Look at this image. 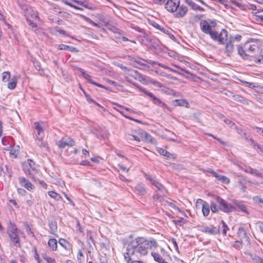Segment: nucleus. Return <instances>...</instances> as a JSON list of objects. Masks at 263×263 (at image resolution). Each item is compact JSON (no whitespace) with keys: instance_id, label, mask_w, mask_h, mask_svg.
<instances>
[{"instance_id":"1","label":"nucleus","mask_w":263,"mask_h":263,"mask_svg":"<svg viewBox=\"0 0 263 263\" xmlns=\"http://www.w3.org/2000/svg\"><path fill=\"white\" fill-rule=\"evenodd\" d=\"M259 51L260 48L257 45L250 42L246 43L243 46H237L238 54L245 60H251L252 57H255L254 54L258 53Z\"/></svg>"},{"instance_id":"2","label":"nucleus","mask_w":263,"mask_h":263,"mask_svg":"<svg viewBox=\"0 0 263 263\" xmlns=\"http://www.w3.org/2000/svg\"><path fill=\"white\" fill-rule=\"evenodd\" d=\"M134 242L137 253L142 255H146L147 254L149 241L146 240L144 237H137Z\"/></svg>"},{"instance_id":"3","label":"nucleus","mask_w":263,"mask_h":263,"mask_svg":"<svg viewBox=\"0 0 263 263\" xmlns=\"http://www.w3.org/2000/svg\"><path fill=\"white\" fill-rule=\"evenodd\" d=\"M134 243V241H133L127 245L126 252L124 254V259L127 263H130L132 260L136 259L135 256L137 251L136 245Z\"/></svg>"},{"instance_id":"4","label":"nucleus","mask_w":263,"mask_h":263,"mask_svg":"<svg viewBox=\"0 0 263 263\" xmlns=\"http://www.w3.org/2000/svg\"><path fill=\"white\" fill-rule=\"evenodd\" d=\"M134 85L137 87L139 89V90L148 96L155 104L159 105L163 108H167V105L164 103L162 102L159 99L156 97L152 93L147 91L145 88L140 86L136 84H135Z\"/></svg>"},{"instance_id":"5","label":"nucleus","mask_w":263,"mask_h":263,"mask_svg":"<svg viewBox=\"0 0 263 263\" xmlns=\"http://www.w3.org/2000/svg\"><path fill=\"white\" fill-rule=\"evenodd\" d=\"M211 37L215 41L218 42L219 44H223L224 41L227 39L228 32L225 29H222L220 33L212 30L209 34Z\"/></svg>"},{"instance_id":"6","label":"nucleus","mask_w":263,"mask_h":263,"mask_svg":"<svg viewBox=\"0 0 263 263\" xmlns=\"http://www.w3.org/2000/svg\"><path fill=\"white\" fill-rule=\"evenodd\" d=\"M217 202L219 204V210L225 213L231 212L234 210L233 206L219 197H217Z\"/></svg>"},{"instance_id":"7","label":"nucleus","mask_w":263,"mask_h":263,"mask_svg":"<svg viewBox=\"0 0 263 263\" xmlns=\"http://www.w3.org/2000/svg\"><path fill=\"white\" fill-rule=\"evenodd\" d=\"M8 233L10 240L13 243V245L16 248H21V245L17 233V229L16 228L12 229L8 231Z\"/></svg>"},{"instance_id":"8","label":"nucleus","mask_w":263,"mask_h":263,"mask_svg":"<svg viewBox=\"0 0 263 263\" xmlns=\"http://www.w3.org/2000/svg\"><path fill=\"white\" fill-rule=\"evenodd\" d=\"M180 4V0H166L165 8L167 11L173 13L177 10L178 5Z\"/></svg>"},{"instance_id":"9","label":"nucleus","mask_w":263,"mask_h":263,"mask_svg":"<svg viewBox=\"0 0 263 263\" xmlns=\"http://www.w3.org/2000/svg\"><path fill=\"white\" fill-rule=\"evenodd\" d=\"M56 143L60 148H64L66 146H72L75 145L74 141L70 137L63 138L60 140L57 141Z\"/></svg>"},{"instance_id":"10","label":"nucleus","mask_w":263,"mask_h":263,"mask_svg":"<svg viewBox=\"0 0 263 263\" xmlns=\"http://www.w3.org/2000/svg\"><path fill=\"white\" fill-rule=\"evenodd\" d=\"M188 8L184 5H178L177 10L173 12L174 16L176 18H180L183 17L187 13Z\"/></svg>"},{"instance_id":"11","label":"nucleus","mask_w":263,"mask_h":263,"mask_svg":"<svg viewBox=\"0 0 263 263\" xmlns=\"http://www.w3.org/2000/svg\"><path fill=\"white\" fill-rule=\"evenodd\" d=\"M18 182L22 187H25L29 191H31L34 189V186L27 179L24 177L18 178Z\"/></svg>"},{"instance_id":"12","label":"nucleus","mask_w":263,"mask_h":263,"mask_svg":"<svg viewBox=\"0 0 263 263\" xmlns=\"http://www.w3.org/2000/svg\"><path fill=\"white\" fill-rule=\"evenodd\" d=\"M199 230L203 233L214 235L219 232V229L214 226L211 227H205L199 229Z\"/></svg>"},{"instance_id":"13","label":"nucleus","mask_w":263,"mask_h":263,"mask_svg":"<svg viewBox=\"0 0 263 263\" xmlns=\"http://www.w3.org/2000/svg\"><path fill=\"white\" fill-rule=\"evenodd\" d=\"M226 40H227V41L226 43L224 53L227 55L230 56L233 53L234 50V40H227V39Z\"/></svg>"},{"instance_id":"14","label":"nucleus","mask_w":263,"mask_h":263,"mask_svg":"<svg viewBox=\"0 0 263 263\" xmlns=\"http://www.w3.org/2000/svg\"><path fill=\"white\" fill-rule=\"evenodd\" d=\"M151 182V184L155 186V187L157 189L158 192H161V193H165L166 191L165 187L162 185L161 183L157 182V181L154 180L151 177H148L147 178Z\"/></svg>"},{"instance_id":"15","label":"nucleus","mask_w":263,"mask_h":263,"mask_svg":"<svg viewBox=\"0 0 263 263\" xmlns=\"http://www.w3.org/2000/svg\"><path fill=\"white\" fill-rule=\"evenodd\" d=\"M28 24L31 26L32 30L36 34L41 36H46V34L43 32L42 29L40 28H37V25L34 23L31 20L27 19Z\"/></svg>"},{"instance_id":"16","label":"nucleus","mask_w":263,"mask_h":263,"mask_svg":"<svg viewBox=\"0 0 263 263\" xmlns=\"http://www.w3.org/2000/svg\"><path fill=\"white\" fill-rule=\"evenodd\" d=\"M42 137H37L36 135L34 136L36 144L39 146L41 148L48 150L49 147L47 143L43 140Z\"/></svg>"},{"instance_id":"17","label":"nucleus","mask_w":263,"mask_h":263,"mask_svg":"<svg viewBox=\"0 0 263 263\" xmlns=\"http://www.w3.org/2000/svg\"><path fill=\"white\" fill-rule=\"evenodd\" d=\"M211 173L218 180L225 184H228L230 182V179L223 175L218 174L217 173L213 171L211 172Z\"/></svg>"},{"instance_id":"18","label":"nucleus","mask_w":263,"mask_h":263,"mask_svg":"<svg viewBox=\"0 0 263 263\" xmlns=\"http://www.w3.org/2000/svg\"><path fill=\"white\" fill-rule=\"evenodd\" d=\"M255 54V57H252L251 60L254 61L256 63L261 64L263 63V51L260 48L259 52Z\"/></svg>"},{"instance_id":"19","label":"nucleus","mask_w":263,"mask_h":263,"mask_svg":"<svg viewBox=\"0 0 263 263\" xmlns=\"http://www.w3.org/2000/svg\"><path fill=\"white\" fill-rule=\"evenodd\" d=\"M184 2L194 10H198L201 12L204 11L203 8L196 4L192 0H184Z\"/></svg>"},{"instance_id":"20","label":"nucleus","mask_w":263,"mask_h":263,"mask_svg":"<svg viewBox=\"0 0 263 263\" xmlns=\"http://www.w3.org/2000/svg\"><path fill=\"white\" fill-rule=\"evenodd\" d=\"M201 29L202 31L206 33L209 34L212 31V27L208 22L204 21L200 24Z\"/></svg>"},{"instance_id":"21","label":"nucleus","mask_w":263,"mask_h":263,"mask_svg":"<svg viewBox=\"0 0 263 263\" xmlns=\"http://www.w3.org/2000/svg\"><path fill=\"white\" fill-rule=\"evenodd\" d=\"M59 243L60 245L63 247L65 250L68 251L72 250V245L68 242L66 239L60 238L59 240Z\"/></svg>"},{"instance_id":"22","label":"nucleus","mask_w":263,"mask_h":263,"mask_svg":"<svg viewBox=\"0 0 263 263\" xmlns=\"http://www.w3.org/2000/svg\"><path fill=\"white\" fill-rule=\"evenodd\" d=\"M34 127L37 132V137H44V130L43 126L40 124L39 122H35L34 123Z\"/></svg>"},{"instance_id":"23","label":"nucleus","mask_w":263,"mask_h":263,"mask_svg":"<svg viewBox=\"0 0 263 263\" xmlns=\"http://www.w3.org/2000/svg\"><path fill=\"white\" fill-rule=\"evenodd\" d=\"M173 104L175 106H185L189 107V103L183 99L175 100L173 101Z\"/></svg>"},{"instance_id":"24","label":"nucleus","mask_w":263,"mask_h":263,"mask_svg":"<svg viewBox=\"0 0 263 263\" xmlns=\"http://www.w3.org/2000/svg\"><path fill=\"white\" fill-rule=\"evenodd\" d=\"M18 78L19 77L16 75H14L12 77L10 82H9L7 85L9 89H13L15 88Z\"/></svg>"},{"instance_id":"25","label":"nucleus","mask_w":263,"mask_h":263,"mask_svg":"<svg viewBox=\"0 0 263 263\" xmlns=\"http://www.w3.org/2000/svg\"><path fill=\"white\" fill-rule=\"evenodd\" d=\"M141 136L142 137L144 138L145 140L147 142H149L152 144H156V142L155 140L153 138V137L150 135L149 134L145 132H143L141 133Z\"/></svg>"},{"instance_id":"26","label":"nucleus","mask_w":263,"mask_h":263,"mask_svg":"<svg viewBox=\"0 0 263 263\" xmlns=\"http://www.w3.org/2000/svg\"><path fill=\"white\" fill-rule=\"evenodd\" d=\"M28 163L30 168L28 170V172L27 173H28L30 177L33 179L34 177L32 174V171H35L36 170L35 163L31 159L28 160Z\"/></svg>"},{"instance_id":"27","label":"nucleus","mask_w":263,"mask_h":263,"mask_svg":"<svg viewBox=\"0 0 263 263\" xmlns=\"http://www.w3.org/2000/svg\"><path fill=\"white\" fill-rule=\"evenodd\" d=\"M238 234L241 238V241L242 239H246V241L248 240L249 237L247 236V232L243 228L240 227L238 229Z\"/></svg>"},{"instance_id":"28","label":"nucleus","mask_w":263,"mask_h":263,"mask_svg":"<svg viewBox=\"0 0 263 263\" xmlns=\"http://www.w3.org/2000/svg\"><path fill=\"white\" fill-rule=\"evenodd\" d=\"M233 98L234 100L241 103L244 104H248V100L243 97L238 95H233Z\"/></svg>"},{"instance_id":"29","label":"nucleus","mask_w":263,"mask_h":263,"mask_svg":"<svg viewBox=\"0 0 263 263\" xmlns=\"http://www.w3.org/2000/svg\"><path fill=\"white\" fill-rule=\"evenodd\" d=\"M58 49L60 50H67L71 52H77L78 51L76 47L64 44L59 45L58 46Z\"/></svg>"},{"instance_id":"30","label":"nucleus","mask_w":263,"mask_h":263,"mask_svg":"<svg viewBox=\"0 0 263 263\" xmlns=\"http://www.w3.org/2000/svg\"><path fill=\"white\" fill-rule=\"evenodd\" d=\"M48 245L52 251H55L57 249V240L54 238H50L48 242Z\"/></svg>"},{"instance_id":"31","label":"nucleus","mask_w":263,"mask_h":263,"mask_svg":"<svg viewBox=\"0 0 263 263\" xmlns=\"http://www.w3.org/2000/svg\"><path fill=\"white\" fill-rule=\"evenodd\" d=\"M202 212L204 216H207L210 213V206L206 202H203L202 205Z\"/></svg>"},{"instance_id":"32","label":"nucleus","mask_w":263,"mask_h":263,"mask_svg":"<svg viewBox=\"0 0 263 263\" xmlns=\"http://www.w3.org/2000/svg\"><path fill=\"white\" fill-rule=\"evenodd\" d=\"M83 77H84L85 79H86L89 83H90L95 85H96L99 87L105 88V87L103 85L100 84L99 83H97L94 82L93 81H92L91 80V77L90 75L86 73V74H85L83 76Z\"/></svg>"},{"instance_id":"33","label":"nucleus","mask_w":263,"mask_h":263,"mask_svg":"<svg viewBox=\"0 0 263 263\" xmlns=\"http://www.w3.org/2000/svg\"><path fill=\"white\" fill-rule=\"evenodd\" d=\"M48 195L51 198H53V199H55L56 200H59L62 198V197L60 196V195H59V194H58L57 193H56L54 191H49L48 192Z\"/></svg>"},{"instance_id":"34","label":"nucleus","mask_w":263,"mask_h":263,"mask_svg":"<svg viewBox=\"0 0 263 263\" xmlns=\"http://www.w3.org/2000/svg\"><path fill=\"white\" fill-rule=\"evenodd\" d=\"M136 190L140 195H144L146 192V190L142 184H138L135 187Z\"/></svg>"},{"instance_id":"35","label":"nucleus","mask_w":263,"mask_h":263,"mask_svg":"<svg viewBox=\"0 0 263 263\" xmlns=\"http://www.w3.org/2000/svg\"><path fill=\"white\" fill-rule=\"evenodd\" d=\"M73 1L74 2L77 3L78 4L83 6L88 9H92L91 5L85 1L82 2L81 1H79V0H73Z\"/></svg>"},{"instance_id":"36","label":"nucleus","mask_w":263,"mask_h":263,"mask_svg":"<svg viewBox=\"0 0 263 263\" xmlns=\"http://www.w3.org/2000/svg\"><path fill=\"white\" fill-rule=\"evenodd\" d=\"M143 60L144 61H145V62L147 63L148 64H152V65H154V64L158 65L160 67H162L165 69H169V68L167 66H166L164 65V64L160 63H158V62H155L154 61H152V60Z\"/></svg>"},{"instance_id":"37","label":"nucleus","mask_w":263,"mask_h":263,"mask_svg":"<svg viewBox=\"0 0 263 263\" xmlns=\"http://www.w3.org/2000/svg\"><path fill=\"white\" fill-rule=\"evenodd\" d=\"M165 195V193H161V192L156 191V193H155L153 195V198L155 200H157L159 201H161L163 199V196Z\"/></svg>"},{"instance_id":"38","label":"nucleus","mask_w":263,"mask_h":263,"mask_svg":"<svg viewBox=\"0 0 263 263\" xmlns=\"http://www.w3.org/2000/svg\"><path fill=\"white\" fill-rule=\"evenodd\" d=\"M126 138L127 139V140L129 141H132L133 140L136 141L137 142L140 141V140L138 137L131 134H126Z\"/></svg>"},{"instance_id":"39","label":"nucleus","mask_w":263,"mask_h":263,"mask_svg":"<svg viewBox=\"0 0 263 263\" xmlns=\"http://www.w3.org/2000/svg\"><path fill=\"white\" fill-rule=\"evenodd\" d=\"M235 129H236V132L238 134L241 135L242 137H244L245 139H248L246 136V134L242 128L238 126H235Z\"/></svg>"},{"instance_id":"40","label":"nucleus","mask_w":263,"mask_h":263,"mask_svg":"<svg viewBox=\"0 0 263 263\" xmlns=\"http://www.w3.org/2000/svg\"><path fill=\"white\" fill-rule=\"evenodd\" d=\"M238 80L243 84H244L246 86L248 87H249V88H255L256 87V86L255 85V84L253 83H251V82H247V81H243V80H240V79H238Z\"/></svg>"},{"instance_id":"41","label":"nucleus","mask_w":263,"mask_h":263,"mask_svg":"<svg viewBox=\"0 0 263 263\" xmlns=\"http://www.w3.org/2000/svg\"><path fill=\"white\" fill-rule=\"evenodd\" d=\"M10 78V73L9 71H5L2 73V80L7 82Z\"/></svg>"},{"instance_id":"42","label":"nucleus","mask_w":263,"mask_h":263,"mask_svg":"<svg viewBox=\"0 0 263 263\" xmlns=\"http://www.w3.org/2000/svg\"><path fill=\"white\" fill-rule=\"evenodd\" d=\"M235 204L236 206L240 209V210H241L243 212L248 213L246 206L245 204L240 202H237Z\"/></svg>"},{"instance_id":"43","label":"nucleus","mask_w":263,"mask_h":263,"mask_svg":"<svg viewBox=\"0 0 263 263\" xmlns=\"http://www.w3.org/2000/svg\"><path fill=\"white\" fill-rule=\"evenodd\" d=\"M250 171L251 174L255 175L258 177L263 178V176L258 170L252 168L251 170H250Z\"/></svg>"},{"instance_id":"44","label":"nucleus","mask_w":263,"mask_h":263,"mask_svg":"<svg viewBox=\"0 0 263 263\" xmlns=\"http://www.w3.org/2000/svg\"><path fill=\"white\" fill-rule=\"evenodd\" d=\"M160 31L165 34H167L168 36L171 39L174 37V36L170 32L169 29L167 28L162 27Z\"/></svg>"},{"instance_id":"45","label":"nucleus","mask_w":263,"mask_h":263,"mask_svg":"<svg viewBox=\"0 0 263 263\" xmlns=\"http://www.w3.org/2000/svg\"><path fill=\"white\" fill-rule=\"evenodd\" d=\"M173 222L176 225L181 226L182 223H185L186 221L183 218H180L177 220H174Z\"/></svg>"},{"instance_id":"46","label":"nucleus","mask_w":263,"mask_h":263,"mask_svg":"<svg viewBox=\"0 0 263 263\" xmlns=\"http://www.w3.org/2000/svg\"><path fill=\"white\" fill-rule=\"evenodd\" d=\"M25 227L26 229V232L28 235H31L32 237H35L34 233L32 231L28 223L25 224Z\"/></svg>"},{"instance_id":"47","label":"nucleus","mask_w":263,"mask_h":263,"mask_svg":"<svg viewBox=\"0 0 263 263\" xmlns=\"http://www.w3.org/2000/svg\"><path fill=\"white\" fill-rule=\"evenodd\" d=\"M254 201L260 204V206H263V199L260 198L258 196H256L253 198Z\"/></svg>"},{"instance_id":"48","label":"nucleus","mask_w":263,"mask_h":263,"mask_svg":"<svg viewBox=\"0 0 263 263\" xmlns=\"http://www.w3.org/2000/svg\"><path fill=\"white\" fill-rule=\"evenodd\" d=\"M253 263H263V259L258 256H254L252 257Z\"/></svg>"},{"instance_id":"49","label":"nucleus","mask_w":263,"mask_h":263,"mask_svg":"<svg viewBox=\"0 0 263 263\" xmlns=\"http://www.w3.org/2000/svg\"><path fill=\"white\" fill-rule=\"evenodd\" d=\"M210 208L213 213H217L219 210V208H217L216 203L214 202L211 203Z\"/></svg>"},{"instance_id":"50","label":"nucleus","mask_w":263,"mask_h":263,"mask_svg":"<svg viewBox=\"0 0 263 263\" xmlns=\"http://www.w3.org/2000/svg\"><path fill=\"white\" fill-rule=\"evenodd\" d=\"M238 186L240 190H241L243 192H246L247 190V186L242 181H238Z\"/></svg>"},{"instance_id":"51","label":"nucleus","mask_w":263,"mask_h":263,"mask_svg":"<svg viewBox=\"0 0 263 263\" xmlns=\"http://www.w3.org/2000/svg\"><path fill=\"white\" fill-rule=\"evenodd\" d=\"M51 231L50 233L53 234L54 232L57 230V226L53 222H50L49 224Z\"/></svg>"},{"instance_id":"52","label":"nucleus","mask_w":263,"mask_h":263,"mask_svg":"<svg viewBox=\"0 0 263 263\" xmlns=\"http://www.w3.org/2000/svg\"><path fill=\"white\" fill-rule=\"evenodd\" d=\"M84 255H83L82 252L81 250H80L79 251V253L78 254V256H77V259H78V261L79 262H82V261L84 260Z\"/></svg>"},{"instance_id":"53","label":"nucleus","mask_w":263,"mask_h":263,"mask_svg":"<svg viewBox=\"0 0 263 263\" xmlns=\"http://www.w3.org/2000/svg\"><path fill=\"white\" fill-rule=\"evenodd\" d=\"M221 223L222 224L223 227L222 234L226 236L227 234V231L228 230H229V228L226 223L224 222V221L221 220Z\"/></svg>"},{"instance_id":"54","label":"nucleus","mask_w":263,"mask_h":263,"mask_svg":"<svg viewBox=\"0 0 263 263\" xmlns=\"http://www.w3.org/2000/svg\"><path fill=\"white\" fill-rule=\"evenodd\" d=\"M128 58L130 60L133 61L135 62H136L137 63H141V61H139V60H142V61L144 62L143 60V59H140L139 58H136L133 57L132 56H128Z\"/></svg>"},{"instance_id":"55","label":"nucleus","mask_w":263,"mask_h":263,"mask_svg":"<svg viewBox=\"0 0 263 263\" xmlns=\"http://www.w3.org/2000/svg\"><path fill=\"white\" fill-rule=\"evenodd\" d=\"M166 203H167V204L171 208H172L173 209H174V210H178V211H179L180 212H181L180 209L177 207V206H176L174 204H173V203L172 202H168V201H166Z\"/></svg>"},{"instance_id":"56","label":"nucleus","mask_w":263,"mask_h":263,"mask_svg":"<svg viewBox=\"0 0 263 263\" xmlns=\"http://www.w3.org/2000/svg\"><path fill=\"white\" fill-rule=\"evenodd\" d=\"M43 257L44 259H45L47 262L49 263H52L54 261V259L51 258V257L48 256L46 255H43Z\"/></svg>"},{"instance_id":"57","label":"nucleus","mask_w":263,"mask_h":263,"mask_svg":"<svg viewBox=\"0 0 263 263\" xmlns=\"http://www.w3.org/2000/svg\"><path fill=\"white\" fill-rule=\"evenodd\" d=\"M233 246L237 249H239L242 247L241 243L239 241H235Z\"/></svg>"},{"instance_id":"58","label":"nucleus","mask_w":263,"mask_h":263,"mask_svg":"<svg viewBox=\"0 0 263 263\" xmlns=\"http://www.w3.org/2000/svg\"><path fill=\"white\" fill-rule=\"evenodd\" d=\"M33 62L36 69L40 71L42 69L40 64L37 62L34 61V60H33Z\"/></svg>"},{"instance_id":"59","label":"nucleus","mask_w":263,"mask_h":263,"mask_svg":"<svg viewBox=\"0 0 263 263\" xmlns=\"http://www.w3.org/2000/svg\"><path fill=\"white\" fill-rule=\"evenodd\" d=\"M153 2L155 4L161 5L165 3L166 0H153Z\"/></svg>"},{"instance_id":"60","label":"nucleus","mask_w":263,"mask_h":263,"mask_svg":"<svg viewBox=\"0 0 263 263\" xmlns=\"http://www.w3.org/2000/svg\"><path fill=\"white\" fill-rule=\"evenodd\" d=\"M231 3L233 5L236 6L237 7H238L239 8H241L242 7V4L240 3H239V2L237 1L236 0H232Z\"/></svg>"},{"instance_id":"61","label":"nucleus","mask_w":263,"mask_h":263,"mask_svg":"<svg viewBox=\"0 0 263 263\" xmlns=\"http://www.w3.org/2000/svg\"><path fill=\"white\" fill-rule=\"evenodd\" d=\"M131 27L135 29V30L139 32H143V30L142 29H141L139 27L137 26H135V25H133V24H132L131 25Z\"/></svg>"},{"instance_id":"62","label":"nucleus","mask_w":263,"mask_h":263,"mask_svg":"<svg viewBox=\"0 0 263 263\" xmlns=\"http://www.w3.org/2000/svg\"><path fill=\"white\" fill-rule=\"evenodd\" d=\"M171 241H172V243H173V245H174V247H175V250H176L178 252H179V248H178V246L177 243V242H176V241L175 239V238H172Z\"/></svg>"},{"instance_id":"63","label":"nucleus","mask_w":263,"mask_h":263,"mask_svg":"<svg viewBox=\"0 0 263 263\" xmlns=\"http://www.w3.org/2000/svg\"><path fill=\"white\" fill-rule=\"evenodd\" d=\"M157 152L161 155H163L164 156V154H165V152H166V150L163 149V148H158L157 149Z\"/></svg>"},{"instance_id":"64","label":"nucleus","mask_w":263,"mask_h":263,"mask_svg":"<svg viewBox=\"0 0 263 263\" xmlns=\"http://www.w3.org/2000/svg\"><path fill=\"white\" fill-rule=\"evenodd\" d=\"M254 129H255L256 130V132L259 134H261L263 136V129L261 128H259L258 127H254Z\"/></svg>"}]
</instances>
